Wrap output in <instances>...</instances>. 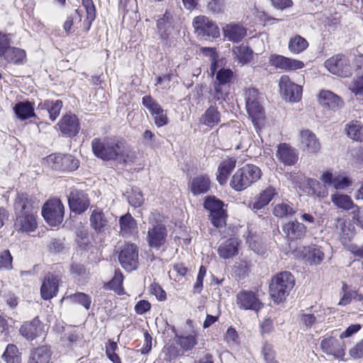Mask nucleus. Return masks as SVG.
I'll return each mask as SVG.
<instances>
[{
    "label": "nucleus",
    "mask_w": 363,
    "mask_h": 363,
    "mask_svg": "<svg viewBox=\"0 0 363 363\" xmlns=\"http://www.w3.org/2000/svg\"><path fill=\"white\" fill-rule=\"evenodd\" d=\"M236 298L238 307L243 310L258 312L264 306L256 293L252 291L242 290L238 293Z\"/></svg>",
    "instance_id": "12"
},
{
    "label": "nucleus",
    "mask_w": 363,
    "mask_h": 363,
    "mask_svg": "<svg viewBox=\"0 0 363 363\" xmlns=\"http://www.w3.org/2000/svg\"><path fill=\"white\" fill-rule=\"evenodd\" d=\"M123 276L122 272L118 269L115 271L113 279L108 283L109 289L118 291L122 287Z\"/></svg>",
    "instance_id": "57"
},
{
    "label": "nucleus",
    "mask_w": 363,
    "mask_h": 363,
    "mask_svg": "<svg viewBox=\"0 0 363 363\" xmlns=\"http://www.w3.org/2000/svg\"><path fill=\"white\" fill-rule=\"evenodd\" d=\"M325 67L333 74L347 77L351 74V69L347 57L343 55H335L325 62Z\"/></svg>",
    "instance_id": "13"
},
{
    "label": "nucleus",
    "mask_w": 363,
    "mask_h": 363,
    "mask_svg": "<svg viewBox=\"0 0 363 363\" xmlns=\"http://www.w3.org/2000/svg\"><path fill=\"white\" fill-rule=\"evenodd\" d=\"M233 78V72L229 68H221L216 72V79L208 91L210 103L222 104L225 101Z\"/></svg>",
    "instance_id": "1"
},
{
    "label": "nucleus",
    "mask_w": 363,
    "mask_h": 363,
    "mask_svg": "<svg viewBox=\"0 0 363 363\" xmlns=\"http://www.w3.org/2000/svg\"><path fill=\"white\" fill-rule=\"evenodd\" d=\"M277 157L285 166H291L296 162L298 153L286 143H281L277 147Z\"/></svg>",
    "instance_id": "29"
},
{
    "label": "nucleus",
    "mask_w": 363,
    "mask_h": 363,
    "mask_svg": "<svg viewBox=\"0 0 363 363\" xmlns=\"http://www.w3.org/2000/svg\"><path fill=\"white\" fill-rule=\"evenodd\" d=\"M167 230L162 223H155L149 228L147 234V242L150 248L159 250L165 243Z\"/></svg>",
    "instance_id": "15"
},
{
    "label": "nucleus",
    "mask_w": 363,
    "mask_h": 363,
    "mask_svg": "<svg viewBox=\"0 0 363 363\" xmlns=\"http://www.w3.org/2000/svg\"><path fill=\"white\" fill-rule=\"evenodd\" d=\"M246 109L254 123H257L264 118L263 108L258 101V99L247 102L246 104Z\"/></svg>",
    "instance_id": "46"
},
{
    "label": "nucleus",
    "mask_w": 363,
    "mask_h": 363,
    "mask_svg": "<svg viewBox=\"0 0 363 363\" xmlns=\"http://www.w3.org/2000/svg\"><path fill=\"white\" fill-rule=\"evenodd\" d=\"M151 308L150 303L147 300H140L135 306V311L137 314L143 315Z\"/></svg>",
    "instance_id": "63"
},
{
    "label": "nucleus",
    "mask_w": 363,
    "mask_h": 363,
    "mask_svg": "<svg viewBox=\"0 0 363 363\" xmlns=\"http://www.w3.org/2000/svg\"><path fill=\"white\" fill-rule=\"evenodd\" d=\"M296 213L293 203L286 201L277 203L273 208V215L279 218H288Z\"/></svg>",
    "instance_id": "42"
},
{
    "label": "nucleus",
    "mask_w": 363,
    "mask_h": 363,
    "mask_svg": "<svg viewBox=\"0 0 363 363\" xmlns=\"http://www.w3.org/2000/svg\"><path fill=\"white\" fill-rule=\"evenodd\" d=\"M52 352L47 346L35 349L30 354L28 363H50Z\"/></svg>",
    "instance_id": "40"
},
{
    "label": "nucleus",
    "mask_w": 363,
    "mask_h": 363,
    "mask_svg": "<svg viewBox=\"0 0 363 363\" xmlns=\"http://www.w3.org/2000/svg\"><path fill=\"white\" fill-rule=\"evenodd\" d=\"M211 181L207 176L199 175L194 177L190 184L189 188L195 196L206 193L210 189Z\"/></svg>",
    "instance_id": "37"
},
{
    "label": "nucleus",
    "mask_w": 363,
    "mask_h": 363,
    "mask_svg": "<svg viewBox=\"0 0 363 363\" xmlns=\"http://www.w3.org/2000/svg\"><path fill=\"white\" fill-rule=\"evenodd\" d=\"M142 104L150 113L156 126L162 127L168 123L169 120L166 111L150 95L143 97Z\"/></svg>",
    "instance_id": "11"
},
{
    "label": "nucleus",
    "mask_w": 363,
    "mask_h": 363,
    "mask_svg": "<svg viewBox=\"0 0 363 363\" xmlns=\"http://www.w3.org/2000/svg\"><path fill=\"white\" fill-rule=\"evenodd\" d=\"M278 191L276 188L273 186H268L262 191L255 198L253 203H250L248 206L253 211L256 212L265 206H267L273 198L277 195Z\"/></svg>",
    "instance_id": "25"
},
{
    "label": "nucleus",
    "mask_w": 363,
    "mask_h": 363,
    "mask_svg": "<svg viewBox=\"0 0 363 363\" xmlns=\"http://www.w3.org/2000/svg\"><path fill=\"white\" fill-rule=\"evenodd\" d=\"M119 224L120 233L123 238H130L137 233V222L129 213L120 217Z\"/></svg>",
    "instance_id": "32"
},
{
    "label": "nucleus",
    "mask_w": 363,
    "mask_h": 363,
    "mask_svg": "<svg viewBox=\"0 0 363 363\" xmlns=\"http://www.w3.org/2000/svg\"><path fill=\"white\" fill-rule=\"evenodd\" d=\"M37 213L38 212H33L16 215L14 222L16 230L26 233L35 231L38 227Z\"/></svg>",
    "instance_id": "21"
},
{
    "label": "nucleus",
    "mask_w": 363,
    "mask_h": 363,
    "mask_svg": "<svg viewBox=\"0 0 363 363\" xmlns=\"http://www.w3.org/2000/svg\"><path fill=\"white\" fill-rule=\"evenodd\" d=\"M349 89L355 96H363V75L357 76L354 78L353 81L349 86Z\"/></svg>",
    "instance_id": "55"
},
{
    "label": "nucleus",
    "mask_w": 363,
    "mask_h": 363,
    "mask_svg": "<svg viewBox=\"0 0 363 363\" xmlns=\"http://www.w3.org/2000/svg\"><path fill=\"white\" fill-rule=\"evenodd\" d=\"M118 257L121 267L126 271L136 269L139 264L138 247L134 243H125L121 247Z\"/></svg>",
    "instance_id": "8"
},
{
    "label": "nucleus",
    "mask_w": 363,
    "mask_h": 363,
    "mask_svg": "<svg viewBox=\"0 0 363 363\" xmlns=\"http://www.w3.org/2000/svg\"><path fill=\"white\" fill-rule=\"evenodd\" d=\"M70 272L79 281L84 280L88 277L86 269L81 263H73L70 267Z\"/></svg>",
    "instance_id": "52"
},
{
    "label": "nucleus",
    "mask_w": 363,
    "mask_h": 363,
    "mask_svg": "<svg viewBox=\"0 0 363 363\" xmlns=\"http://www.w3.org/2000/svg\"><path fill=\"white\" fill-rule=\"evenodd\" d=\"M180 346L186 351L191 350L197 343L195 335H189L179 338Z\"/></svg>",
    "instance_id": "56"
},
{
    "label": "nucleus",
    "mask_w": 363,
    "mask_h": 363,
    "mask_svg": "<svg viewBox=\"0 0 363 363\" xmlns=\"http://www.w3.org/2000/svg\"><path fill=\"white\" fill-rule=\"evenodd\" d=\"M151 291L152 293L155 295V296L159 301H164L167 298L166 292L162 289V288L159 284H152Z\"/></svg>",
    "instance_id": "64"
},
{
    "label": "nucleus",
    "mask_w": 363,
    "mask_h": 363,
    "mask_svg": "<svg viewBox=\"0 0 363 363\" xmlns=\"http://www.w3.org/2000/svg\"><path fill=\"white\" fill-rule=\"evenodd\" d=\"M208 10L213 14H218L223 11L224 1L223 0H211L208 4Z\"/></svg>",
    "instance_id": "61"
},
{
    "label": "nucleus",
    "mask_w": 363,
    "mask_h": 363,
    "mask_svg": "<svg viewBox=\"0 0 363 363\" xmlns=\"http://www.w3.org/2000/svg\"><path fill=\"white\" fill-rule=\"evenodd\" d=\"M16 117L21 121H25L35 116L34 103L29 101L17 102L13 106Z\"/></svg>",
    "instance_id": "33"
},
{
    "label": "nucleus",
    "mask_w": 363,
    "mask_h": 363,
    "mask_svg": "<svg viewBox=\"0 0 363 363\" xmlns=\"http://www.w3.org/2000/svg\"><path fill=\"white\" fill-rule=\"evenodd\" d=\"M236 165V160L234 158H229L223 161L218 168L217 180L220 184L227 182L228 176L234 169Z\"/></svg>",
    "instance_id": "39"
},
{
    "label": "nucleus",
    "mask_w": 363,
    "mask_h": 363,
    "mask_svg": "<svg viewBox=\"0 0 363 363\" xmlns=\"http://www.w3.org/2000/svg\"><path fill=\"white\" fill-rule=\"evenodd\" d=\"M83 10L76 9L74 13L67 16L66 21L64 23L63 28L67 33H71L74 31L72 27L74 21L81 23L82 19Z\"/></svg>",
    "instance_id": "51"
},
{
    "label": "nucleus",
    "mask_w": 363,
    "mask_h": 363,
    "mask_svg": "<svg viewBox=\"0 0 363 363\" xmlns=\"http://www.w3.org/2000/svg\"><path fill=\"white\" fill-rule=\"evenodd\" d=\"M216 104L211 105L202 114L200 118V123L202 125L213 128L220 122V113Z\"/></svg>",
    "instance_id": "36"
},
{
    "label": "nucleus",
    "mask_w": 363,
    "mask_h": 363,
    "mask_svg": "<svg viewBox=\"0 0 363 363\" xmlns=\"http://www.w3.org/2000/svg\"><path fill=\"white\" fill-rule=\"evenodd\" d=\"M157 28L160 39L167 45L170 43L174 34L179 30L176 16L166 11L157 21Z\"/></svg>",
    "instance_id": "5"
},
{
    "label": "nucleus",
    "mask_w": 363,
    "mask_h": 363,
    "mask_svg": "<svg viewBox=\"0 0 363 363\" xmlns=\"http://www.w3.org/2000/svg\"><path fill=\"white\" fill-rule=\"evenodd\" d=\"M262 175V172L259 167L247 164L235 172L230 184L233 189L240 191L256 183Z\"/></svg>",
    "instance_id": "3"
},
{
    "label": "nucleus",
    "mask_w": 363,
    "mask_h": 363,
    "mask_svg": "<svg viewBox=\"0 0 363 363\" xmlns=\"http://www.w3.org/2000/svg\"><path fill=\"white\" fill-rule=\"evenodd\" d=\"M280 91L283 97L290 101H298L302 95V87L291 82L289 76L282 75L279 79Z\"/></svg>",
    "instance_id": "14"
},
{
    "label": "nucleus",
    "mask_w": 363,
    "mask_h": 363,
    "mask_svg": "<svg viewBox=\"0 0 363 363\" xmlns=\"http://www.w3.org/2000/svg\"><path fill=\"white\" fill-rule=\"evenodd\" d=\"M110 219L102 209L95 208L89 216L90 227L97 234L105 233L110 228Z\"/></svg>",
    "instance_id": "18"
},
{
    "label": "nucleus",
    "mask_w": 363,
    "mask_h": 363,
    "mask_svg": "<svg viewBox=\"0 0 363 363\" xmlns=\"http://www.w3.org/2000/svg\"><path fill=\"white\" fill-rule=\"evenodd\" d=\"M47 162L54 170L62 172H72L79 165V162L69 154L55 153L47 157Z\"/></svg>",
    "instance_id": "7"
},
{
    "label": "nucleus",
    "mask_w": 363,
    "mask_h": 363,
    "mask_svg": "<svg viewBox=\"0 0 363 363\" xmlns=\"http://www.w3.org/2000/svg\"><path fill=\"white\" fill-rule=\"evenodd\" d=\"M12 34L5 33L0 31V57L6 51V48H9V44H11Z\"/></svg>",
    "instance_id": "60"
},
{
    "label": "nucleus",
    "mask_w": 363,
    "mask_h": 363,
    "mask_svg": "<svg viewBox=\"0 0 363 363\" xmlns=\"http://www.w3.org/2000/svg\"><path fill=\"white\" fill-rule=\"evenodd\" d=\"M308 47V41L299 35H296L289 40V50L293 54H299Z\"/></svg>",
    "instance_id": "48"
},
{
    "label": "nucleus",
    "mask_w": 363,
    "mask_h": 363,
    "mask_svg": "<svg viewBox=\"0 0 363 363\" xmlns=\"http://www.w3.org/2000/svg\"><path fill=\"white\" fill-rule=\"evenodd\" d=\"M26 54L24 50L11 46L6 48V51L1 57L5 61L13 65H22L25 62Z\"/></svg>",
    "instance_id": "35"
},
{
    "label": "nucleus",
    "mask_w": 363,
    "mask_h": 363,
    "mask_svg": "<svg viewBox=\"0 0 363 363\" xmlns=\"http://www.w3.org/2000/svg\"><path fill=\"white\" fill-rule=\"evenodd\" d=\"M347 136L357 142L363 143V125L357 121H352L345 126Z\"/></svg>",
    "instance_id": "43"
},
{
    "label": "nucleus",
    "mask_w": 363,
    "mask_h": 363,
    "mask_svg": "<svg viewBox=\"0 0 363 363\" xmlns=\"http://www.w3.org/2000/svg\"><path fill=\"white\" fill-rule=\"evenodd\" d=\"M19 332L26 339L33 340L42 335L43 324L39 318L35 317L30 321L23 323L19 329Z\"/></svg>",
    "instance_id": "26"
},
{
    "label": "nucleus",
    "mask_w": 363,
    "mask_h": 363,
    "mask_svg": "<svg viewBox=\"0 0 363 363\" xmlns=\"http://www.w3.org/2000/svg\"><path fill=\"white\" fill-rule=\"evenodd\" d=\"M13 257L9 250L0 252V270H10L12 269Z\"/></svg>",
    "instance_id": "53"
},
{
    "label": "nucleus",
    "mask_w": 363,
    "mask_h": 363,
    "mask_svg": "<svg viewBox=\"0 0 363 363\" xmlns=\"http://www.w3.org/2000/svg\"><path fill=\"white\" fill-rule=\"evenodd\" d=\"M42 216L52 225H60L64 218V206L59 199L48 201L43 206Z\"/></svg>",
    "instance_id": "9"
},
{
    "label": "nucleus",
    "mask_w": 363,
    "mask_h": 363,
    "mask_svg": "<svg viewBox=\"0 0 363 363\" xmlns=\"http://www.w3.org/2000/svg\"><path fill=\"white\" fill-rule=\"evenodd\" d=\"M320 179L328 186H333L335 189H345L352 184V181L346 176H334L331 171H326L322 174Z\"/></svg>",
    "instance_id": "24"
},
{
    "label": "nucleus",
    "mask_w": 363,
    "mask_h": 363,
    "mask_svg": "<svg viewBox=\"0 0 363 363\" xmlns=\"http://www.w3.org/2000/svg\"><path fill=\"white\" fill-rule=\"evenodd\" d=\"M82 4L86 14L82 26L86 32H88L91 28L92 22L96 18V8L93 0H82Z\"/></svg>",
    "instance_id": "41"
},
{
    "label": "nucleus",
    "mask_w": 363,
    "mask_h": 363,
    "mask_svg": "<svg viewBox=\"0 0 363 363\" xmlns=\"http://www.w3.org/2000/svg\"><path fill=\"white\" fill-rule=\"evenodd\" d=\"M35 199L27 193L18 194L14 202L15 215L38 212Z\"/></svg>",
    "instance_id": "20"
},
{
    "label": "nucleus",
    "mask_w": 363,
    "mask_h": 363,
    "mask_svg": "<svg viewBox=\"0 0 363 363\" xmlns=\"http://www.w3.org/2000/svg\"><path fill=\"white\" fill-rule=\"evenodd\" d=\"M307 185L311 191V194L319 198L326 197L328 195L327 185H322L320 182L315 179L308 178Z\"/></svg>",
    "instance_id": "50"
},
{
    "label": "nucleus",
    "mask_w": 363,
    "mask_h": 363,
    "mask_svg": "<svg viewBox=\"0 0 363 363\" xmlns=\"http://www.w3.org/2000/svg\"><path fill=\"white\" fill-rule=\"evenodd\" d=\"M331 201L338 208L349 211L354 208V203L348 195L334 194L331 195Z\"/></svg>",
    "instance_id": "47"
},
{
    "label": "nucleus",
    "mask_w": 363,
    "mask_h": 363,
    "mask_svg": "<svg viewBox=\"0 0 363 363\" xmlns=\"http://www.w3.org/2000/svg\"><path fill=\"white\" fill-rule=\"evenodd\" d=\"M203 206L210 211L209 218L213 226L218 228L225 225L227 214L221 200L215 196H208L205 199Z\"/></svg>",
    "instance_id": "6"
},
{
    "label": "nucleus",
    "mask_w": 363,
    "mask_h": 363,
    "mask_svg": "<svg viewBox=\"0 0 363 363\" xmlns=\"http://www.w3.org/2000/svg\"><path fill=\"white\" fill-rule=\"evenodd\" d=\"M295 285V279L289 272H282L274 277L269 284V294L275 303L285 300Z\"/></svg>",
    "instance_id": "4"
},
{
    "label": "nucleus",
    "mask_w": 363,
    "mask_h": 363,
    "mask_svg": "<svg viewBox=\"0 0 363 363\" xmlns=\"http://www.w3.org/2000/svg\"><path fill=\"white\" fill-rule=\"evenodd\" d=\"M59 281V277L53 274L48 273L45 277L40 287L41 296L44 300H50L57 295Z\"/></svg>",
    "instance_id": "23"
},
{
    "label": "nucleus",
    "mask_w": 363,
    "mask_h": 363,
    "mask_svg": "<svg viewBox=\"0 0 363 363\" xmlns=\"http://www.w3.org/2000/svg\"><path fill=\"white\" fill-rule=\"evenodd\" d=\"M262 354L266 363H278L275 359V353L272 345L265 343L262 347Z\"/></svg>",
    "instance_id": "59"
},
{
    "label": "nucleus",
    "mask_w": 363,
    "mask_h": 363,
    "mask_svg": "<svg viewBox=\"0 0 363 363\" xmlns=\"http://www.w3.org/2000/svg\"><path fill=\"white\" fill-rule=\"evenodd\" d=\"M91 148L94 155L103 160H125L120 143L116 139L94 138Z\"/></svg>",
    "instance_id": "2"
},
{
    "label": "nucleus",
    "mask_w": 363,
    "mask_h": 363,
    "mask_svg": "<svg viewBox=\"0 0 363 363\" xmlns=\"http://www.w3.org/2000/svg\"><path fill=\"white\" fill-rule=\"evenodd\" d=\"M239 242L238 239L230 238L223 242L218 248V255L225 259L231 258L238 252Z\"/></svg>",
    "instance_id": "34"
},
{
    "label": "nucleus",
    "mask_w": 363,
    "mask_h": 363,
    "mask_svg": "<svg viewBox=\"0 0 363 363\" xmlns=\"http://www.w3.org/2000/svg\"><path fill=\"white\" fill-rule=\"evenodd\" d=\"M192 24L198 36L212 38L220 36V30L216 23L205 16L195 17Z\"/></svg>",
    "instance_id": "10"
},
{
    "label": "nucleus",
    "mask_w": 363,
    "mask_h": 363,
    "mask_svg": "<svg viewBox=\"0 0 363 363\" xmlns=\"http://www.w3.org/2000/svg\"><path fill=\"white\" fill-rule=\"evenodd\" d=\"M129 203L134 207H140L144 203V198L142 191L138 188L133 189L128 196Z\"/></svg>",
    "instance_id": "54"
},
{
    "label": "nucleus",
    "mask_w": 363,
    "mask_h": 363,
    "mask_svg": "<svg viewBox=\"0 0 363 363\" xmlns=\"http://www.w3.org/2000/svg\"><path fill=\"white\" fill-rule=\"evenodd\" d=\"M68 203L72 212L82 214L89 208L90 201L88 195L84 191L74 189L68 196Z\"/></svg>",
    "instance_id": "16"
},
{
    "label": "nucleus",
    "mask_w": 363,
    "mask_h": 363,
    "mask_svg": "<svg viewBox=\"0 0 363 363\" xmlns=\"http://www.w3.org/2000/svg\"><path fill=\"white\" fill-rule=\"evenodd\" d=\"M57 125L61 133L67 137L75 136L80 130L79 119L72 113L63 116Z\"/></svg>",
    "instance_id": "22"
},
{
    "label": "nucleus",
    "mask_w": 363,
    "mask_h": 363,
    "mask_svg": "<svg viewBox=\"0 0 363 363\" xmlns=\"http://www.w3.org/2000/svg\"><path fill=\"white\" fill-rule=\"evenodd\" d=\"M65 298L69 299L72 303H77L82 306L86 310L90 308L91 303V296L83 292H77L69 295L66 294Z\"/></svg>",
    "instance_id": "49"
},
{
    "label": "nucleus",
    "mask_w": 363,
    "mask_h": 363,
    "mask_svg": "<svg viewBox=\"0 0 363 363\" xmlns=\"http://www.w3.org/2000/svg\"><path fill=\"white\" fill-rule=\"evenodd\" d=\"M319 102L322 106L335 111L344 106L343 100L333 92L323 90L319 94Z\"/></svg>",
    "instance_id": "28"
},
{
    "label": "nucleus",
    "mask_w": 363,
    "mask_h": 363,
    "mask_svg": "<svg viewBox=\"0 0 363 363\" xmlns=\"http://www.w3.org/2000/svg\"><path fill=\"white\" fill-rule=\"evenodd\" d=\"M301 254L303 259L311 265L320 264L324 259L321 247L315 245L303 247Z\"/></svg>",
    "instance_id": "30"
},
{
    "label": "nucleus",
    "mask_w": 363,
    "mask_h": 363,
    "mask_svg": "<svg viewBox=\"0 0 363 363\" xmlns=\"http://www.w3.org/2000/svg\"><path fill=\"white\" fill-rule=\"evenodd\" d=\"M62 101L61 100L52 101L48 113H49L50 118L52 121H55L59 116L60 111L62 108Z\"/></svg>",
    "instance_id": "58"
},
{
    "label": "nucleus",
    "mask_w": 363,
    "mask_h": 363,
    "mask_svg": "<svg viewBox=\"0 0 363 363\" xmlns=\"http://www.w3.org/2000/svg\"><path fill=\"white\" fill-rule=\"evenodd\" d=\"M233 52L239 62L242 65L249 63L252 58L253 52L252 49L245 44L233 47Z\"/></svg>",
    "instance_id": "45"
},
{
    "label": "nucleus",
    "mask_w": 363,
    "mask_h": 363,
    "mask_svg": "<svg viewBox=\"0 0 363 363\" xmlns=\"http://www.w3.org/2000/svg\"><path fill=\"white\" fill-rule=\"evenodd\" d=\"M223 30L224 38L233 43L241 41L247 33L246 29L242 26L233 23L226 24Z\"/></svg>",
    "instance_id": "31"
},
{
    "label": "nucleus",
    "mask_w": 363,
    "mask_h": 363,
    "mask_svg": "<svg viewBox=\"0 0 363 363\" xmlns=\"http://www.w3.org/2000/svg\"><path fill=\"white\" fill-rule=\"evenodd\" d=\"M269 62L272 66L286 71L297 70L304 67V63L302 61L277 54L271 55L269 57Z\"/></svg>",
    "instance_id": "19"
},
{
    "label": "nucleus",
    "mask_w": 363,
    "mask_h": 363,
    "mask_svg": "<svg viewBox=\"0 0 363 363\" xmlns=\"http://www.w3.org/2000/svg\"><path fill=\"white\" fill-rule=\"evenodd\" d=\"M282 230L289 240H294L305 236L306 227L297 220H294L284 223Z\"/></svg>",
    "instance_id": "27"
},
{
    "label": "nucleus",
    "mask_w": 363,
    "mask_h": 363,
    "mask_svg": "<svg viewBox=\"0 0 363 363\" xmlns=\"http://www.w3.org/2000/svg\"><path fill=\"white\" fill-rule=\"evenodd\" d=\"M1 359L6 363H21V353L14 344H9L6 347Z\"/></svg>",
    "instance_id": "44"
},
{
    "label": "nucleus",
    "mask_w": 363,
    "mask_h": 363,
    "mask_svg": "<svg viewBox=\"0 0 363 363\" xmlns=\"http://www.w3.org/2000/svg\"><path fill=\"white\" fill-rule=\"evenodd\" d=\"M301 143L304 145V150L308 152H317L320 148V145L315 135L310 130H304L301 132Z\"/></svg>",
    "instance_id": "38"
},
{
    "label": "nucleus",
    "mask_w": 363,
    "mask_h": 363,
    "mask_svg": "<svg viewBox=\"0 0 363 363\" xmlns=\"http://www.w3.org/2000/svg\"><path fill=\"white\" fill-rule=\"evenodd\" d=\"M316 317L311 313H302L300 315V323L306 329L311 328L316 322Z\"/></svg>",
    "instance_id": "62"
},
{
    "label": "nucleus",
    "mask_w": 363,
    "mask_h": 363,
    "mask_svg": "<svg viewBox=\"0 0 363 363\" xmlns=\"http://www.w3.org/2000/svg\"><path fill=\"white\" fill-rule=\"evenodd\" d=\"M323 352L333 355L337 359H342L345 354V346L342 339H336L333 336L324 338L320 343Z\"/></svg>",
    "instance_id": "17"
}]
</instances>
